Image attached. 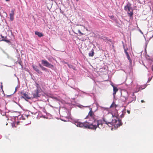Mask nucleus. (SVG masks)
<instances>
[{
	"instance_id": "nucleus-42",
	"label": "nucleus",
	"mask_w": 153,
	"mask_h": 153,
	"mask_svg": "<svg viewBox=\"0 0 153 153\" xmlns=\"http://www.w3.org/2000/svg\"><path fill=\"white\" fill-rule=\"evenodd\" d=\"M29 116H30V115H26L27 117Z\"/></svg>"
},
{
	"instance_id": "nucleus-43",
	"label": "nucleus",
	"mask_w": 153,
	"mask_h": 153,
	"mask_svg": "<svg viewBox=\"0 0 153 153\" xmlns=\"http://www.w3.org/2000/svg\"><path fill=\"white\" fill-rule=\"evenodd\" d=\"M1 135H0V139H1Z\"/></svg>"
},
{
	"instance_id": "nucleus-15",
	"label": "nucleus",
	"mask_w": 153,
	"mask_h": 153,
	"mask_svg": "<svg viewBox=\"0 0 153 153\" xmlns=\"http://www.w3.org/2000/svg\"><path fill=\"white\" fill-rule=\"evenodd\" d=\"M39 67H40V68L41 69L44 71H46L47 70V68L44 67H43V66H42L41 64L40 63H39Z\"/></svg>"
},
{
	"instance_id": "nucleus-14",
	"label": "nucleus",
	"mask_w": 153,
	"mask_h": 153,
	"mask_svg": "<svg viewBox=\"0 0 153 153\" xmlns=\"http://www.w3.org/2000/svg\"><path fill=\"white\" fill-rule=\"evenodd\" d=\"M94 50L92 49V50L89 52L88 55L89 56H93L94 54Z\"/></svg>"
},
{
	"instance_id": "nucleus-16",
	"label": "nucleus",
	"mask_w": 153,
	"mask_h": 153,
	"mask_svg": "<svg viewBox=\"0 0 153 153\" xmlns=\"http://www.w3.org/2000/svg\"><path fill=\"white\" fill-rule=\"evenodd\" d=\"M122 112V114L120 115V117L121 118H122L124 117V116L125 115V114L126 113V109L125 108L123 110Z\"/></svg>"
},
{
	"instance_id": "nucleus-19",
	"label": "nucleus",
	"mask_w": 153,
	"mask_h": 153,
	"mask_svg": "<svg viewBox=\"0 0 153 153\" xmlns=\"http://www.w3.org/2000/svg\"><path fill=\"white\" fill-rule=\"evenodd\" d=\"M146 85H143V86H141L139 88V90H141L142 89H144L146 87Z\"/></svg>"
},
{
	"instance_id": "nucleus-23",
	"label": "nucleus",
	"mask_w": 153,
	"mask_h": 153,
	"mask_svg": "<svg viewBox=\"0 0 153 153\" xmlns=\"http://www.w3.org/2000/svg\"><path fill=\"white\" fill-rule=\"evenodd\" d=\"M114 106H115V107H116L117 106V105H115L114 103V102H113L112 104L111 105L110 107L112 108L114 107Z\"/></svg>"
},
{
	"instance_id": "nucleus-27",
	"label": "nucleus",
	"mask_w": 153,
	"mask_h": 153,
	"mask_svg": "<svg viewBox=\"0 0 153 153\" xmlns=\"http://www.w3.org/2000/svg\"><path fill=\"white\" fill-rule=\"evenodd\" d=\"M12 47L14 49H15L16 48V46L14 45L13 44H12L11 45Z\"/></svg>"
},
{
	"instance_id": "nucleus-11",
	"label": "nucleus",
	"mask_w": 153,
	"mask_h": 153,
	"mask_svg": "<svg viewBox=\"0 0 153 153\" xmlns=\"http://www.w3.org/2000/svg\"><path fill=\"white\" fill-rule=\"evenodd\" d=\"M125 53L127 56V58L129 60L130 64V65H131L132 63V60L130 59V56L129 54L128 53L127 51H125Z\"/></svg>"
},
{
	"instance_id": "nucleus-21",
	"label": "nucleus",
	"mask_w": 153,
	"mask_h": 153,
	"mask_svg": "<svg viewBox=\"0 0 153 153\" xmlns=\"http://www.w3.org/2000/svg\"><path fill=\"white\" fill-rule=\"evenodd\" d=\"M18 63L21 66L22 68L23 67L22 62V61L20 59L19 61L18 62Z\"/></svg>"
},
{
	"instance_id": "nucleus-51",
	"label": "nucleus",
	"mask_w": 153,
	"mask_h": 153,
	"mask_svg": "<svg viewBox=\"0 0 153 153\" xmlns=\"http://www.w3.org/2000/svg\"><path fill=\"white\" fill-rule=\"evenodd\" d=\"M8 124V123H7L6 124V125H7Z\"/></svg>"
},
{
	"instance_id": "nucleus-24",
	"label": "nucleus",
	"mask_w": 153,
	"mask_h": 153,
	"mask_svg": "<svg viewBox=\"0 0 153 153\" xmlns=\"http://www.w3.org/2000/svg\"><path fill=\"white\" fill-rule=\"evenodd\" d=\"M123 48L124 49V52H125V51H127L128 50V48H125V46L123 45Z\"/></svg>"
},
{
	"instance_id": "nucleus-22",
	"label": "nucleus",
	"mask_w": 153,
	"mask_h": 153,
	"mask_svg": "<svg viewBox=\"0 0 153 153\" xmlns=\"http://www.w3.org/2000/svg\"><path fill=\"white\" fill-rule=\"evenodd\" d=\"M2 41H4L8 43L10 42V41L9 40H8L7 39H2Z\"/></svg>"
},
{
	"instance_id": "nucleus-37",
	"label": "nucleus",
	"mask_w": 153,
	"mask_h": 153,
	"mask_svg": "<svg viewBox=\"0 0 153 153\" xmlns=\"http://www.w3.org/2000/svg\"><path fill=\"white\" fill-rule=\"evenodd\" d=\"M107 39L105 37L104 39H103L104 40H106V39Z\"/></svg>"
},
{
	"instance_id": "nucleus-28",
	"label": "nucleus",
	"mask_w": 153,
	"mask_h": 153,
	"mask_svg": "<svg viewBox=\"0 0 153 153\" xmlns=\"http://www.w3.org/2000/svg\"><path fill=\"white\" fill-rule=\"evenodd\" d=\"M17 87H16L15 88V92H14V93L15 92H16V91L17 90Z\"/></svg>"
},
{
	"instance_id": "nucleus-39",
	"label": "nucleus",
	"mask_w": 153,
	"mask_h": 153,
	"mask_svg": "<svg viewBox=\"0 0 153 153\" xmlns=\"http://www.w3.org/2000/svg\"><path fill=\"white\" fill-rule=\"evenodd\" d=\"M60 12L62 13H63V11H62V10H61V9H60Z\"/></svg>"
},
{
	"instance_id": "nucleus-45",
	"label": "nucleus",
	"mask_w": 153,
	"mask_h": 153,
	"mask_svg": "<svg viewBox=\"0 0 153 153\" xmlns=\"http://www.w3.org/2000/svg\"><path fill=\"white\" fill-rule=\"evenodd\" d=\"M10 0H5V1H10Z\"/></svg>"
},
{
	"instance_id": "nucleus-13",
	"label": "nucleus",
	"mask_w": 153,
	"mask_h": 153,
	"mask_svg": "<svg viewBox=\"0 0 153 153\" xmlns=\"http://www.w3.org/2000/svg\"><path fill=\"white\" fill-rule=\"evenodd\" d=\"M113 89V95L114 96L115 95L116 92L118 91V89L117 87H114Z\"/></svg>"
},
{
	"instance_id": "nucleus-12",
	"label": "nucleus",
	"mask_w": 153,
	"mask_h": 153,
	"mask_svg": "<svg viewBox=\"0 0 153 153\" xmlns=\"http://www.w3.org/2000/svg\"><path fill=\"white\" fill-rule=\"evenodd\" d=\"M35 34L40 37H42L43 36V35L42 33L37 31H36L35 32Z\"/></svg>"
},
{
	"instance_id": "nucleus-2",
	"label": "nucleus",
	"mask_w": 153,
	"mask_h": 153,
	"mask_svg": "<svg viewBox=\"0 0 153 153\" xmlns=\"http://www.w3.org/2000/svg\"><path fill=\"white\" fill-rule=\"evenodd\" d=\"M113 117H116V119H113L111 122H107L106 121L104 117L102 118L103 121L105 122V123L109 126H114L115 128H118V127L122 125L123 123L121 122V120L117 117L118 115L117 114V116H115L113 114H112Z\"/></svg>"
},
{
	"instance_id": "nucleus-49",
	"label": "nucleus",
	"mask_w": 153,
	"mask_h": 153,
	"mask_svg": "<svg viewBox=\"0 0 153 153\" xmlns=\"http://www.w3.org/2000/svg\"><path fill=\"white\" fill-rule=\"evenodd\" d=\"M62 120L65 122L66 121V120Z\"/></svg>"
},
{
	"instance_id": "nucleus-31",
	"label": "nucleus",
	"mask_w": 153,
	"mask_h": 153,
	"mask_svg": "<svg viewBox=\"0 0 153 153\" xmlns=\"http://www.w3.org/2000/svg\"><path fill=\"white\" fill-rule=\"evenodd\" d=\"M127 113L128 114H130V111L129 110H127Z\"/></svg>"
},
{
	"instance_id": "nucleus-30",
	"label": "nucleus",
	"mask_w": 153,
	"mask_h": 153,
	"mask_svg": "<svg viewBox=\"0 0 153 153\" xmlns=\"http://www.w3.org/2000/svg\"><path fill=\"white\" fill-rule=\"evenodd\" d=\"M111 86L113 87V88H114V87H115L116 86H114L113 84H111Z\"/></svg>"
},
{
	"instance_id": "nucleus-38",
	"label": "nucleus",
	"mask_w": 153,
	"mask_h": 153,
	"mask_svg": "<svg viewBox=\"0 0 153 153\" xmlns=\"http://www.w3.org/2000/svg\"><path fill=\"white\" fill-rule=\"evenodd\" d=\"M141 102L143 103V102H144V101L143 100H141Z\"/></svg>"
},
{
	"instance_id": "nucleus-52",
	"label": "nucleus",
	"mask_w": 153,
	"mask_h": 153,
	"mask_svg": "<svg viewBox=\"0 0 153 153\" xmlns=\"http://www.w3.org/2000/svg\"><path fill=\"white\" fill-rule=\"evenodd\" d=\"M1 88H2V86H1Z\"/></svg>"
},
{
	"instance_id": "nucleus-17",
	"label": "nucleus",
	"mask_w": 153,
	"mask_h": 153,
	"mask_svg": "<svg viewBox=\"0 0 153 153\" xmlns=\"http://www.w3.org/2000/svg\"><path fill=\"white\" fill-rule=\"evenodd\" d=\"M68 65L69 68H72L74 70H76V69L75 67L74 66L72 65L68 64Z\"/></svg>"
},
{
	"instance_id": "nucleus-35",
	"label": "nucleus",
	"mask_w": 153,
	"mask_h": 153,
	"mask_svg": "<svg viewBox=\"0 0 153 153\" xmlns=\"http://www.w3.org/2000/svg\"><path fill=\"white\" fill-rule=\"evenodd\" d=\"M12 126L13 127L14 126H15V124H13V123L12 124Z\"/></svg>"
},
{
	"instance_id": "nucleus-34",
	"label": "nucleus",
	"mask_w": 153,
	"mask_h": 153,
	"mask_svg": "<svg viewBox=\"0 0 153 153\" xmlns=\"http://www.w3.org/2000/svg\"><path fill=\"white\" fill-rule=\"evenodd\" d=\"M148 42H147V41H146V45H145L147 46V44H148Z\"/></svg>"
},
{
	"instance_id": "nucleus-44",
	"label": "nucleus",
	"mask_w": 153,
	"mask_h": 153,
	"mask_svg": "<svg viewBox=\"0 0 153 153\" xmlns=\"http://www.w3.org/2000/svg\"><path fill=\"white\" fill-rule=\"evenodd\" d=\"M151 79H149L148 80V81H150L151 80Z\"/></svg>"
},
{
	"instance_id": "nucleus-26",
	"label": "nucleus",
	"mask_w": 153,
	"mask_h": 153,
	"mask_svg": "<svg viewBox=\"0 0 153 153\" xmlns=\"http://www.w3.org/2000/svg\"><path fill=\"white\" fill-rule=\"evenodd\" d=\"M78 32L79 33V34H81V35H82L83 34L81 32L80 30H78Z\"/></svg>"
},
{
	"instance_id": "nucleus-3",
	"label": "nucleus",
	"mask_w": 153,
	"mask_h": 153,
	"mask_svg": "<svg viewBox=\"0 0 153 153\" xmlns=\"http://www.w3.org/2000/svg\"><path fill=\"white\" fill-rule=\"evenodd\" d=\"M131 6V4L128 2L124 7V10L127 12L130 18L132 17L134 14L133 9Z\"/></svg>"
},
{
	"instance_id": "nucleus-50",
	"label": "nucleus",
	"mask_w": 153,
	"mask_h": 153,
	"mask_svg": "<svg viewBox=\"0 0 153 153\" xmlns=\"http://www.w3.org/2000/svg\"><path fill=\"white\" fill-rule=\"evenodd\" d=\"M76 1H78L79 0H76Z\"/></svg>"
},
{
	"instance_id": "nucleus-18",
	"label": "nucleus",
	"mask_w": 153,
	"mask_h": 153,
	"mask_svg": "<svg viewBox=\"0 0 153 153\" xmlns=\"http://www.w3.org/2000/svg\"><path fill=\"white\" fill-rule=\"evenodd\" d=\"M109 17L110 18L112 19V20H114V21H116V18L114 16L112 15L111 16H109Z\"/></svg>"
},
{
	"instance_id": "nucleus-9",
	"label": "nucleus",
	"mask_w": 153,
	"mask_h": 153,
	"mask_svg": "<svg viewBox=\"0 0 153 153\" xmlns=\"http://www.w3.org/2000/svg\"><path fill=\"white\" fill-rule=\"evenodd\" d=\"M21 94L23 95V96H22L21 97V98H23L25 99V100L26 101H28L27 99H31V97H29L28 96V95L26 93H24V92L23 91H22L21 92Z\"/></svg>"
},
{
	"instance_id": "nucleus-1",
	"label": "nucleus",
	"mask_w": 153,
	"mask_h": 153,
	"mask_svg": "<svg viewBox=\"0 0 153 153\" xmlns=\"http://www.w3.org/2000/svg\"><path fill=\"white\" fill-rule=\"evenodd\" d=\"M103 123L102 120H97L96 119L92 122L86 121L85 122L82 123L77 121H74V124L77 127L92 130H96L97 127L100 128L99 125H101L102 126Z\"/></svg>"
},
{
	"instance_id": "nucleus-10",
	"label": "nucleus",
	"mask_w": 153,
	"mask_h": 153,
	"mask_svg": "<svg viewBox=\"0 0 153 153\" xmlns=\"http://www.w3.org/2000/svg\"><path fill=\"white\" fill-rule=\"evenodd\" d=\"M14 9L12 10L11 11L10 13V19L11 21H13L14 19Z\"/></svg>"
},
{
	"instance_id": "nucleus-20",
	"label": "nucleus",
	"mask_w": 153,
	"mask_h": 153,
	"mask_svg": "<svg viewBox=\"0 0 153 153\" xmlns=\"http://www.w3.org/2000/svg\"><path fill=\"white\" fill-rule=\"evenodd\" d=\"M2 51L7 56V58H9V54L3 50H2Z\"/></svg>"
},
{
	"instance_id": "nucleus-4",
	"label": "nucleus",
	"mask_w": 153,
	"mask_h": 153,
	"mask_svg": "<svg viewBox=\"0 0 153 153\" xmlns=\"http://www.w3.org/2000/svg\"><path fill=\"white\" fill-rule=\"evenodd\" d=\"M127 97H124L125 98V100L126 101H129V102H128L127 105L129 104V103H131L133 101H135L136 99V96L134 95V93H133L132 94L131 97L128 96L127 92Z\"/></svg>"
},
{
	"instance_id": "nucleus-36",
	"label": "nucleus",
	"mask_w": 153,
	"mask_h": 153,
	"mask_svg": "<svg viewBox=\"0 0 153 153\" xmlns=\"http://www.w3.org/2000/svg\"><path fill=\"white\" fill-rule=\"evenodd\" d=\"M18 104V105H19V106H20L21 108H22V106H21V105H20V104Z\"/></svg>"
},
{
	"instance_id": "nucleus-25",
	"label": "nucleus",
	"mask_w": 153,
	"mask_h": 153,
	"mask_svg": "<svg viewBox=\"0 0 153 153\" xmlns=\"http://www.w3.org/2000/svg\"><path fill=\"white\" fill-rule=\"evenodd\" d=\"M51 97L53 99H55L56 100H58V98L56 97L53 96V97Z\"/></svg>"
},
{
	"instance_id": "nucleus-47",
	"label": "nucleus",
	"mask_w": 153,
	"mask_h": 153,
	"mask_svg": "<svg viewBox=\"0 0 153 153\" xmlns=\"http://www.w3.org/2000/svg\"><path fill=\"white\" fill-rule=\"evenodd\" d=\"M1 17V13H0V18Z\"/></svg>"
},
{
	"instance_id": "nucleus-33",
	"label": "nucleus",
	"mask_w": 153,
	"mask_h": 153,
	"mask_svg": "<svg viewBox=\"0 0 153 153\" xmlns=\"http://www.w3.org/2000/svg\"><path fill=\"white\" fill-rule=\"evenodd\" d=\"M36 84V86H38L39 87H39V84H38L37 83Z\"/></svg>"
},
{
	"instance_id": "nucleus-6",
	"label": "nucleus",
	"mask_w": 153,
	"mask_h": 153,
	"mask_svg": "<svg viewBox=\"0 0 153 153\" xmlns=\"http://www.w3.org/2000/svg\"><path fill=\"white\" fill-rule=\"evenodd\" d=\"M42 64L43 66L49 68L53 69L54 68L53 65L47 61L45 59H43L41 60Z\"/></svg>"
},
{
	"instance_id": "nucleus-32",
	"label": "nucleus",
	"mask_w": 153,
	"mask_h": 153,
	"mask_svg": "<svg viewBox=\"0 0 153 153\" xmlns=\"http://www.w3.org/2000/svg\"><path fill=\"white\" fill-rule=\"evenodd\" d=\"M47 70L46 71H46V72H49V70H48V69H47Z\"/></svg>"
},
{
	"instance_id": "nucleus-8",
	"label": "nucleus",
	"mask_w": 153,
	"mask_h": 153,
	"mask_svg": "<svg viewBox=\"0 0 153 153\" xmlns=\"http://www.w3.org/2000/svg\"><path fill=\"white\" fill-rule=\"evenodd\" d=\"M32 66L33 69L36 71L38 74L39 75L42 74V72L39 69L38 67L37 66L33 65Z\"/></svg>"
},
{
	"instance_id": "nucleus-7",
	"label": "nucleus",
	"mask_w": 153,
	"mask_h": 153,
	"mask_svg": "<svg viewBox=\"0 0 153 153\" xmlns=\"http://www.w3.org/2000/svg\"><path fill=\"white\" fill-rule=\"evenodd\" d=\"M89 116L90 117V120L89 122H92V121H94V120L96 119L95 117V115L92 111V109H90L88 115L85 118L86 119L88 118Z\"/></svg>"
},
{
	"instance_id": "nucleus-41",
	"label": "nucleus",
	"mask_w": 153,
	"mask_h": 153,
	"mask_svg": "<svg viewBox=\"0 0 153 153\" xmlns=\"http://www.w3.org/2000/svg\"><path fill=\"white\" fill-rule=\"evenodd\" d=\"M1 37L2 38H4V36H2V35H1Z\"/></svg>"
},
{
	"instance_id": "nucleus-5",
	"label": "nucleus",
	"mask_w": 153,
	"mask_h": 153,
	"mask_svg": "<svg viewBox=\"0 0 153 153\" xmlns=\"http://www.w3.org/2000/svg\"><path fill=\"white\" fill-rule=\"evenodd\" d=\"M42 89L40 87H39L38 86H36V88L34 91V92L32 93L33 96V98H37L41 97V94H39V93L41 92L40 90Z\"/></svg>"
},
{
	"instance_id": "nucleus-46",
	"label": "nucleus",
	"mask_w": 153,
	"mask_h": 153,
	"mask_svg": "<svg viewBox=\"0 0 153 153\" xmlns=\"http://www.w3.org/2000/svg\"><path fill=\"white\" fill-rule=\"evenodd\" d=\"M11 112H16V111H13H13H11Z\"/></svg>"
},
{
	"instance_id": "nucleus-48",
	"label": "nucleus",
	"mask_w": 153,
	"mask_h": 153,
	"mask_svg": "<svg viewBox=\"0 0 153 153\" xmlns=\"http://www.w3.org/2000/svg\"><path fill=\"white\" fill-rule=\"evenodd\" d=\"M11 96V95H7V96H8V97H10V96Z\"/></svg>"
},
{
	"instance_id": "nucleus-40",
	"label": "nucleus",
	"mask_w": 153,
	"mask_h": 153,
	"mask_svg": "<svg viewBox=\"0 0 153 153\" xmlns=\"http://www.w3.org/2000/svg\"><path fill=\"white\" fill-rule=\"evenodd\" d=\"M82 92L83 93L85 94H86V93L85 92H83V91H82Z\"/></svg>"
},
{
	"instance_id": "nucleus-29",
	"label": "nucleus",
	"mask_w": 153,
	"mask_h": 153,
	"mask_svg": "<svg viewBox=\"0 0 153 153\" xmlns=\"http://www.w3.org/2000/svg\"><path fill=\"white\" fill-rule=\"evenodd\" d=\"M15 49H16V52L18 53H19V51H18V50L16 48H15Z\"/></svg>"
}]
</instances>
